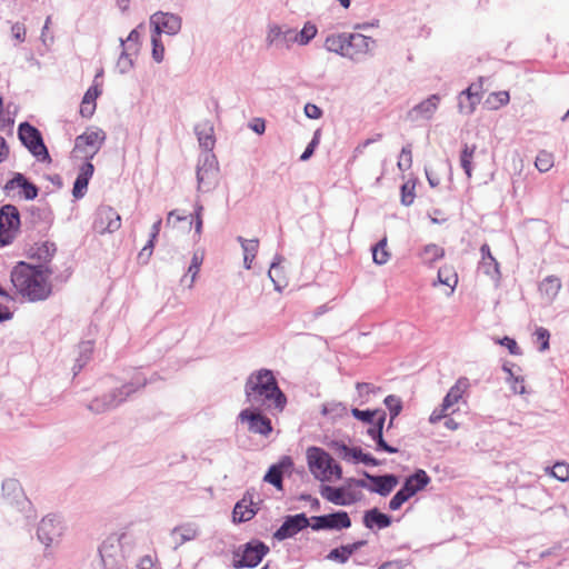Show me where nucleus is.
<instances>
[{"label":"nucleus","instance_id":"bb28decb","mask_svg":"<svg viewBox=\"0 0 569 569\" xmlns=\"http://www.w3.org/2000/svg\"><path fill=\"white\" fill-rule=\"evenodd\" d=\"M325 48L347 58V33L330 34L326 38Z\"/></svg>","mask_w":569,"mask_h":569},{"label":"nucleus","instance_id":"8fccbe9b","mask_svg":"<svg viewBox=\"0 0 569 569\" xmlns=\"http://www.w3.org/2000/svg\"><path fill=\"white\" fill-rule=\"evenodd\" d=\"M216 177H217V172L213 168H209V169L198 168L197 179H198L199 189L202 188V184L206 181L210 182L211 180H214Z\"/></svg>","mask_w":569,"mask_h":569},{"label":"nucleus","instance_id":"5fc2aeb1","mask_svg":"<svg viewBox=\"0 0 569 569\" xmlns=\"http://www.w3.org/2000/svg\"><path fill=\"white\" fill-rule=\"evenodd\" d=\"M93 164L90 162V160H87V162L80 168V172L77 178L89 182L90 178L93 174Z\"/></svg>","mask_w":569,"mask_h":569},{"label":"nucleus","instance_id":"4d7b16f0","mask_svg":"<svg viewBox=\"0 0 569 569\" xmlns=\"http://www.w3.org/2000/svg\"><path fill=\"white\" fill-rule=\"evenodd\" d=\"M305 113L310 119H319L322 116V110L313 103H307L305 106Z\"/></svg>","mask_w":569,"mask_h":569},{"label":"nucleus","instance_id":"dca6fc26","mask_svg":"<svg viewBox=\"0 0 569 569\" xmlns=\"http://www.w3.org/2000/svg\"><path fill=\"white\" fill-rule=\"evenodd\" d=\"M151 23L154 26L157 36L161 32L176 34L181 29V19L172 13H154L151 17Z\"/></svg>","mask_w":569,"mask_h":569},{"label":"nucleus","instance_id":"423d86ee","mask_svg":"<svg viewBox=\"0 0 569 569\" xmlns=\"http://www.w3.org/2000/svg\"><path fill=\"white\" fill-rule=\"evenodd\" d=\"M469 386V380L467 378H459L449 389L442 403L431 412L429 417L430 423H437L442 420V418L453 413L456 411L453 407L462 399Z\"/></svg>","mask_w":569,"mask_h":569},{"label":"nucleus","instance_id":"20e7f679","mask_svg":"<svg viewBox=\"0 0 569 569\" xmlns=\"http://www.w3.org/2000/svg\"><path fill=\"white\" fill-rule=\"evenodd\" d=\"M106 138L107 134L102 129L90 127L76 138L73 152L77 157L92 160L101 149Z\"/></svg>","mask_w":569,"mask_h":569},{"label":"nucleus","instance_id":"ea45409f","mask_svg":"<svg viewBox=\"0 0 569 569\" xmlns=\"http://www.w3.org/2000/svg\"><path fill=\"white\" fill-rule=\"evenodd\" d=\"M480 102L479 97L475 100L473 96H469L463 93V91L459 94V110L462 113L471 114L475 110L477 104Z\"/></svg>","mask_w":569,"mask_h":569},{"label":"nucleus","instance_id":"49530a36","mask_svg":"<svg viewBox=\"0 0 569 569\" xmlns=\"http://www.w3.org/2000/svg\"><path fill=\"white\" fill-rule=\"evenodd\" d=\"M397 164H398V168L401 171H407L408 169L411 168V166H412V153H411V148L409 146L408 147H403L401 149V152H400V156H399Z\"/></svg>","mask_w":569,"mask_h":569},{"label":"nucleus","instance_id":"de8ad7c7","mask_svg":"<svg viewBox=\"0 0 569 569\" xmlns=\"http://www.w3.org/2000/svg\"><path fill=\"white\" fill-rule=\"evenodd\" d=\"M385 405L391 413V420L395 419L402 409V403L399 397L390 395L386 397Z\"/></svg>","mask_w":569,"mask_h":569},{"label":"nucleus","instance_id":"c03bdc74","mask_svg":"<svg viewBox=\"0 0 569 569\" xmlns=\"http://www.w3.org/2000/svg\"><path fill=\"white\" fill-rule=\"evenodd\" d=\"M161 223H162V220L161 218H159L153 224H152V228H151V234H150V240L148 241V243L142 248L141 252H140V256H143L144 253L147 254V257H149L151 253H152V249H153V246H154V241L160 232V228H161Z\"/></svg>","mask_w":569,"mask_h":569},{"label":"nucleus","instance_id":"052dcab7","mask_svg":"<svg viewBox=\"0 0 569 569\" xmlns=\"http://www.w3.org/2000/svg\"><path fill=\"white\" fill-rule=\"evenodd\" d=\"M318 142H319L318 133H316L315 138L311 140V142L308 144V147L306 148V150L303 151V153L300 157V159L302 161L308 160L312 156Z\"/></svg>","mask_w":569,"mask_h":569},{"label":"nucleus","instance_id":"2f4dec72","mask_svg":"<svg viewBox=\"0 0 569 569\" xmlns=\"http://www.w3.org/2000/svg\"><path fill=\"white\" fill-rule=\"evenodd\" d=\"M510 101L508 91L491 92L485 100V106L490 110H498Z\"/></svg>","mask_w":569,"mask_h":569},{"label":"nucleus","instance_id":"7ed1b4c3","mask_svg":"<svg viewBox=\"0 0 569 569\" xmlns=\"http://www.w3.org/2000/svg\"><path fill=\"white\" fill-rule=\"evenodd\" d=\"M307 460L310 472L322 482L339 480L342 476L341 467L321 448L311 447L307 450Z\"/></svg>","mask_w":569,"mask_h":569},{"label":"nucleus","instance_id":"a878e982","mask_svg":"<svg viewBox=\"0 0 569 569\" xmlns=\"http://www.w3.org/2000/svg\"><path fill=\"white\" fill-rule=\"evenodd\" d=\"M326 517V530H341L351 527V519L346 511H337Z\"/></svg>","mask_w":569,"mask_h":569},{"label":"nucleus","instance_id":"f704fd0d","mask_svg":"<svg viewBox=\"0 0 569 569\" xmlns=\"http://www.w3.org/2000/svg\"><path fill=\"white\" fill-rule=\"evenodd\" d=\"M555 166V156L547 150H540L535 160V167L540 172H548Z\"/></svg>","mask_w":569,"mask_h":569},{"label":"nucleus","instance_id":"7c9ffc66","mask_svg":"<svg viewBox=\"0 0 569 569\" xmlns=\"http://www.w3.org/2000/svg\"><path fill=\"white\" fill-rule=\"evenodd\" d=\"M438 282L449 288V295L458 284V274L450 266H443L438 271Z\"/></svg>","mask_w":569,"mask_h":569},{"label":"nucleus","instance_id":"338daca9","mask_svg":"<svg viewBox=\"0 0 569 569\" xmlns=\"http://www.w3.org/2000/svg\"><path fill=\"white\" fill-rule=\"evenodd\" d=\"M250 128L258 134H261L266 130V124L263 120L256 119L254 122L250 126Z\"/></svg>","mask_w":569,"mask_h":569},{"label":"nucleus","instance_id":"37998d69","mask_svg":"<svg viewBox=\"0 0 569 569\" xmlns=\"http://www.w3.org/2000/svg\"><path fill=\"white\" fill-rule=\"evenodd\" d=\"M480 251H481V254H482L481 263H482L483 267L487 268V272H489V270L491 268L496 272H498L499 263L496 260V258L492 256V253L490 251V247L487 243H485V244L481 246Z\"/></svg>","mask_w":569,"mask_h":569},{"label":"nucleus","instance_id":"09e8293b","mask_svg":"<svg viewBox=\"0 0 569 569\" xmlns=\"http://www.w3.org/2000/svg\"><path fill=\"white\" fill-rule=\"evenodd\" d=\"M536 343L539 345L540 351H546L549 348L550 333L546 328H538L535 331Z\"/></svg>","mask_w":569,"mask_h":569},{"label":"nucleus","instance_id":"c85d7f7f","mask_svg":"<svg viewBox=\"0 0 569 569\" xmlns=\"http://www.w3.org/2000/svg\"><path fill=\"white\" fill-rule=\"evenodd\" d=\"M238 240L241 243V247L243 249V260L244 266L247 269L251 268V263L254 260L258 248H259V240L258 239H243L242 237H239Z\"/></svg>","mask_w":569,"mask_h":569},{"label":"nucleus","instance_id":"393cba45","mask_svg":"<svg viewBox=\"0 0 569 569\" xmlns=\"http://www.w3.org/2000/svg\"><path fill=\"white\" fill-rule=\"evenodd\" d=\"M60 535V528L52 518H43L38 528V537L46 545L53 541V536Z\"/></svg>","mask_w":569,"mask_h":569},{"label":"nucleus","instance_id":"603ef678","mask_svg":"<svg viewBox=\"0 0 569 569\" xmlns=\"http://www.w3.org/2000/svg\"><path fill=\"white\" fill-rule=\"evenodd\" d=\"M483 92V78H479L478 82L471 83L466 90H463V93L473 96L475 100L477 97L481 100V94Z\"/></svg>","mask_w":569,"mask_h":569},{"label":"nucleus","instance_id":"f257e3e1","mask_svg":"<svg viewBox=\"0 0 569 569\" xmlns=\"http://www.w3.org/2000/svg\"><path fill=\"white\" fill-rule=\"evenodd\" d=\"M244 395L251 406L267 410L282 412L287 405L284 393L278 387L272 371L268 369H260L248 377Z\"/></svg>","mask_w":569,"mask_h":569},{"label":"nucleus","instance_id":"1a4fd4ad","mask_svg":"<svg viewBox=\"0 0 569 569\" xmlns=\"http://www.w3.org/2000/svg\"><path fill=\"white\" fill-rule=\"evenodd\" d=\"M20 216L17 207L6 204L0 209V246L11 243L19 231Z\"/></svg>","mask_w":569,"mask_h":569},{"label":"nucleus","instance_id":"aec40b11","mask_svg":"<svg viewBox=\"0 0 569 569\" xmlns=\"http://www.w3.org/2000/svg\"><path fill=\"white\" fill-rule=\"evenodd\" d=\"M351 413L356 419L368 425V428H370V427L383 428L385 420H386V412L383 410H380V409L360 410V409L353 408L351 410Z\"/></svg>","mask_w":569,"mask_h":569},{"label":"nucleus","instance_id":"4be33fe9","mask_svg":"<svg viewBox=\"0 0 569 569\" xmlns=\"http://www.w3.org/2000/svg\"><path fill=\"white\" fill-rule=\"evenodd\" d=\"M101 94L99 84L91 86L84 93L80 106V113L84 118H90L96 111V100Z\"/></svg>","mask_w":569,"mask_h":569},{"label":"nucleus","instance_id":"0e129e2a","mask_svg":"<svg viewBox=\"0 0 569 569\" xmlns=\"http://www.w3.org/2000/svg\"><path fill=\"white\" fill-rule=\"evenodd\" d=\"M12 33L19 41H23L26 37V29L22 24L16 23L12 26Z\"/></svg>","mask_w":569,"mask_h":569},{"label":"nucleus","instance_id":"cd10ccee","mask_svg":"<svg viewBox=\"0 0 569 569\" xmlns=\"http://www.w3.org/2000/svg\"><path fill=\"white\" fill-rule=\"evenodd\" d=\"M365 543H366V541H357L351 545H346V546H340L339 548H335L329 552L328 559L343 563L350 558V556L355 551H357L359 548L365 546Z\"/></svg>","mask_w":569,"mask_h":569},{"label":"nucleus","instance_id":"ddd939ff","mask_svg":"<svg viewBox=\"0 0 569 569\" xmlns=\"http://www.w3.org/2000/svg\"><path fill=\"white\" fill-rule=\"evenodd\" d=\"M121 227V217L109 206H102L98 209L94 219V229L99 233L114 232Z\"/></svg>","mask_w":569,"mask_h":569},{"label":"nucleus","instance_id":"2eb2a0df","mask_svg":"<svg viewBox=\"0 0 569 569\" xmlns=\"http://www.w3.org/2000/svg\"><path fill=\"white\" fill-rule=\"evenodd\" d=\"M309 526V519L305 513L289 516L281 527L276 531L274 537L279 540L290 538Z\"/></svg>","mask_w":569,"mask_h":569},{"label":"nucleus","instance_id":"6e6d98bb","mask_svg":"<svg viewBox=\"0 0 569 569\" xmlns=\"http://www.w3.org/2000/svg\"><path fill=\"white\" fill-rule=\"evenodd\" d=\"M88 183H89L88 181L77 178L74 181V184H73V190H72L73 197L74 198L83 197V194L87 190Z\"/></svg>","mask_w":569,"mask_h":569},{"label":"nucleus","instance_id":"39448f33","mask_svg":"<svg viewBox=\"0 0 569 569\" xmlns=\"http://www.w3.org/2000/svg\"><path fill=\"white\" fill-rule=\"evenodd\" d=\"M355 481L350 480L342 487L321 486L320 495L325 500L336 506H351L363 498L361 488H358Z\"/></svg>","mask_w":569,"mask_h":569},{"label":"nucleus","instance_id":"72a5a7b5","mask_svg":"<svg viewBox=\"0 0 569 569\" xmlns=\"http://www.w3.org/2000/svg\"><path fill=\"white\" fill-rule=\"evenodd\" d=\"M317 27L311 22H307L300 32L295 30V41L299 46H306L317 36Z\"/></svg>","mask_w":569,"mask_h":569},{"label":"nucleus","instance_id":"6e6552de","mask_svg":"<svg viewBox=\"0 0 569 569\" xmlns=\"http://www.w3.org/2000/svg\"><path fill=\"white\" fill-rule=\"evenodd\" d=\"M19 139L23 146L40 161H50V154L43 142L40 131L28 122L20 123Z\"/></svg>","mask_w":569,"mask_h":569},{"label":"nucleus","instance_id":"e433bc0d","mask_svg":"<svg viewBox=\"0 0 569 569\" xmlns=\"http://www.w3.org/2000/svg\"><path fill=\"white\" fill-rule=\"evenodd\" d=\"M476 147H469L466 144L460 154V166L463 169L466 176L471 178L472 176V160L475 156Z\"/></svg>","mask_w":569,"mask_h":569},{"label":"nucleus","instance_id":"c9c22d12","mask_svg":"<svg viewBox=\"0 0 569 569\" xmlns=\"http://www.w3.org/2000/svg\"><path fill=\"white\" fill-rule=\"evenodd\" d=\"M372 259L377 264H385L390 259V252L387 249V238H382L373 248H372Z\"/></svg>","mask_w":569,"mask_h":569},{"label":"nucleus","instance_id":"680f3d73","mask_svg":"<svg viewBox=\"0 0 569 569\" xmlns=\"http://www.w3.org/2000/svg\"><path fill=\"white\" fill-rule=\"evenodd\" d=\"M343 450L347 451V452H352V456L355 458H360L361 461L365 462V463L373 465V466L377 465L376 459L370 457L369 455H361V452L359 451V456H358L356 450H350L346 446L343 447Z\"/></svg>","mask_w":569,"mask_h":569},{"label":"nucleus","instance_id":"13d9d810","mask_svg":"<svg viewBox=\"0 0 569 569\" xmlns=\"http://www.w3.org/2000/svg\"><path fill=\"white\" fill-rule=\"evenodd\" d=\"M309 526L312 530H326V517L325 516H315L309 520Z\"/></svg>","mask_w":569,"mask_h":569},{"label":"nucleus","instance_id":"b1692460","mask_svg":"<svg viewBox=\"0 0 569 569\" xmlns=\"http://www.w3.org/2000/svg\"><path fill=\"white\" fill-rule=\"evenodd\" d=\"M561 289V281L556 276H548L539 283V292L547 301H552Z\"/></svg>","mask_w":569,"mask_h":569},{"label":"nucleus","instance_id":"9b49d317","mask_svg":"<svg viewBox=\"0 0 569 569\" xmlns=\"http://www.w3.org/2000/svg\"><path fill=\"white\" fill-rule=\"evenodd\" d=\"M269 548L263 542L253 541L246 545L242 553H236L234 568L256 567L268 553Z\"/></svg>","mask_w":569,"mask_h":569},{"label":"nucleus","instance_id":"6ab92c4d","mask_svg":"<svg viewBox=\"0 0 569 569\" xmlns=\"http://www.w3.org/2000/svg\"><path fill=\"white\" fill-rule=\"evenodd\" d=\"M57 251L56 244L50 241H41L32 244L28 250V257L41 263L51 261Z\"/></svg>","mask_w":569,"mask_h":569},{"label":"nucleus","instance_id":"9d476101","mask_svg":"<svg viewBox=\"0 0 569 569\" xmlns=\"http://www.w3.org/2000/svg\"><path fill=\"white\" fill-rule=\"evenodd\" d=\"M238 419L241 423L247 425V430L251 433L267 437L272 432L270 419L257 410L243 409L238 415Z\"/></svg>","mask_w":569,"mask_h":569},{"label":"nucleus","instance_id":"e2e57ef3","mask_svg":"<svg viewBox=\"0 0 569 569\" xmlns=\"http://www.w3.org/2000/svg\"><path fill=\"white\" fill-rule=\"evenodd\" d=\"M9 157V146L3 137L0 136V163Z\"/></svg>","mask_w":569,"mask_h":569},{"label":"nucleus","instance_id":"f03ea898","mask_svg":"<svg viewBox=\"0 0 569 569\" xmlns=\"http://www.w3.org/2000/svg\"><path fill=\"white\" fill-rule=\"evenodd\" d=\"M50 271L19 262L11 271V282L19 295L30 301L47 299L51 293Z\"/></svg>","mask_w":569,"mask_h":569},{"label":"nucleus","instance_id":"774afa93","mask_svg":"<svg viewBox=\"0 0 569 569\" xmlns=\"http://www.w3.org/2000/svg\"><path fill=\"white\" fill-rule=\"evenodd\" d=\"M152 567H153V561L150 556H146V557L141 558V560L139 561V565H138V569H152Z\"/></svg>","mask_w":569,"mask_h":569},{"label":"nucleus","instance_id":"5701e85b","mask_svg":"<svg viewBox=\"0 0 569 569\" xmlns=\"http://www.w3.org/2000/svg\"><path fill=\"white\" fill-rule=\"evenodd\" d=\"M257 513V509L253 507L252 500H248L246 497L236 503L233 508V520L238 522H244L251 520Z\"/></svg>","mask_w":569,"mask_h":569},{"label":"nucleus","instance_id":"a19ab883","mask_svg":"<svg viewBox=\"0 0 569 569\" xmlns=\"http://www.w3.org/2000/svg\"><path fill=\"white\" fill-rule=\"evenodd\" d=\"M416 198V182L413 180L406 181L401 187V203L410 206Z\"/></svg>","mask_w":569,"mask_h":569},{"label":"nucleus","instance_id":"473e14b6","mask_svg":"<svg viewBox=\"0 0 569 569\" xmlns=\"http://www.w3.org/2000/svg\"><path fill=\"white\" fill-rule=\"evenodd\" d=\"M440 101V97L438 94H432L428 99L420 102L415 111L425 118H430L438 108V103Z\"/></svg>","mask_w":569,"mask_h":569},{"label":"nucleus","instance_id":"864d4df0","mask_svg":"<svg viewBox=\"0 0 569 569\" xmlns=\"http://www.w3.org/2000/svg\"><path fill=\"white\" fill-rule=\"evenodd\" d=\"M497 342L501 346H505L506 348H508L509 352L511 355H520L521 351H520V348L518 347L516 340H513L512 338H509V337H503L502 339H499L497 340Z\"/></svg>","mask_w":569,"mask_h":569},{"label":"nucleus","instance_id":"412c9836","mask_svg":"<svg viewBox=\"0 0 569 569\" xmlns=\"http://www.w3.org/2000/svg\"><path fill=\"white\" fill-rule=\"evenodd\" d=\"M363 525L368 529H383L391 525V518L380 512L377 508H373L365 512Z\"/></svg>","mask_w":569,"mask_h":569},{"label":"nucleus","instance_id":"3c124183","mask_svg":"<svg viewBox=\"0 0 569 569\" xmlns=\"http://www.w3.org/2000/svg\"><path fill=\"white\" fill-rule=\"evenodd\" d=\"M152 56H153V59L157 61V62H160L162 61L163 59V54H164V47L163 44L160 42V39H159V36H157V33L154 36H152Z\"/></svg>","mask_w":569,"mask_h":569},{"label":"nucleus","instance_id":"c756f323","mask_svg":"<svg viewBox=\"0 0 569 569\" xmlns=\"http://www.w3.org/2000/svg\"><path fill=\"white\" fill-rule=\"evenodd\" d=\"M445 256V249L438 244L429 243L425 246L420 252V258L423 263L431 264Z\"/></svg>","mask_w":569,"mask_h":569},{"label":"nucleus","instance_id":"bf43d9fd","mask_svg":"<svg viewBox=\"0 0 569 569\" xmlns=\"http://www.w3.org/2000/svg\"><path fill=\"white\" fill-rule=\"evenodd\" d=\"M209 133L202 134V132H198L199 136V142L201 146H203L206 149H211L214 144V140L212 138V129H209Z\"/></svg>","mask_w":569,"mask_h":569},{"label":"nucleus","instance_id":"69168bd1","mask_svg":"<svg viewBox=\"0 0 569 569\" xmlns=\"http://www.w3.org/2000/svg\"><path fill=\"white\" fill-rule=\"evenodd\" d=\"M403 565L400 560L387 561L380 565L378 569H402Z\"/></svg>","mask_w":569,"mask_h":569},{"label":"nucleus","instance_id":"79ce46f5","mask_svg":"<svg viewBox=\"0 0 569 569\" xmlns=\"http://www.w3.org/2000/svg\"><path fill=\"white\" fill-rule=\"evenodd\" d=\"M264 481L273 485L277 489H282V469L281 466H271L264 476Z\"/></svg>","mask_w":569,"mask_h":569},{"label":"nucleus","instance_id":"0eeeda50","mask_svg":"<svg viewBox=\"0 0 569 569\" xmlns=\"http://www.w3.org/2000/svg\"><path fill=\"white\" fill-rule=\"evenodd\" d=\"M430 481V478L423 470H418L415 475L406 479L402 488L389 501V509L399 510L418 491L422 490Z\"/></svg>","mask_w":569,"mask_h":569},{"label":"nucleus","instance_id":"4468645a","mask_svg":"<svg viewBox=\"0 0 569 569\" xmlns=\"http://www.w3.org/2000/svg\"><path fill=\"white\" fill-rule=\"evenodd\" d=\"M375 41L361 33H347V58L358 60L368 54Z\"/></svg>","mask_w":569,"mask_h":569},{"label":"nucleus","instance_id":"f3484780","mask_svg":"<svg viewBox=\"0 0 569 569\" xmlns=\"http://www.w3.org/2000/svg\"><path fill=\"white\" fill-rule=\"evenodd\" d=\"M17 189L20 190L19 196L27 200H33L37 198L39 191L37 186L28 181L22 173H14L12 179H10L4 186V190L8 193Z\"/></svg>","mask_w":569,"mask_h":569},{"label":"nucleus","instance_id":"a18cd8bd","mask_svg":"<svg viewBox=\"0 0 569 569\" xmlns=\"http://www.w3.org/2000/svg\"><path fill=\"white\" fill-rule=\"evenodd\" d=\"M116 542L119 543V540L114 539V538H109L100 547V555H101L102 561L106 565H107V558L113 557L112 551L117 552L118 547L116 546Z\"/></svg>","mask_w":569,"mask_h":569},{"label":"nucleus","instance_id":"f8f14e48","mask_svg":"<svg viewBox=\"0 0 569 569\" xmlns=\"http://www.w3.org/2000/svg\"><path fill=\"white\" fill-rule=\"evenodd\" d=\"M366 478L370 481L368 483L366 480H356L355 485L358 488H366L371 492L379 493L380 496H388L398 485V478L395 475H385V476H372L369 473H365Z\"/></svg>","mask_w":569,"mask_h":569},{"label":"nucleus","instance_id":"a211bd4d","mask_svg":"<svg viewBox=\"0 0 569 569\" xmlns=\"http://www.w3.org/2000/svg\"><path fill=\"white\" fill-rule=\"evenodd\" d=\"M266 41H267L268 46H272L276 43H282L287 48H289L291 44L296 43L295 29H291L288 27L282 28L278 24H271V26H269Z\"/></svg>","mask_w":569,"mask_h":569},{"label":"nucleus","instance_id":"4c0bfd02","mask_svg":"<svg viewBox=\"0 0 569 569\" xmlns=\"http://www.w3.org/2000/svg\"><path fill=\"white\" fill-rule=\"evenodd\" d=\"M382 429L380 427H370L368 428L367 432L368 435L376 440L377 442V449L383 450L389 453H396L398 451L397 448L389 446L382 437Z\"/></svg>","mask_w":569,"mask_h":569},{"label":"nucleus","instance_id":"58836bf2","mask_svg":"<svg viewBox=\"0 0 569 569\" xmlns=\"http://www.w3.org/2000/svg\"><path fill=\"white\" fill-rule=\"evenodd\" d=\"M546 472L556 478L559 481L569 480V463L561 461L556 462L551 468H547Z\"/></svg>","mask_w":569,"mask_h":569}]
</instances>
